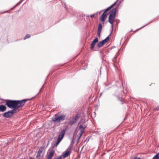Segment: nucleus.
I'll return each mask as SVG.
<instances>
[{
	"label": "nucleus",
	"mask_w": 159,
	"mask_h": 159,
	"mask_svg": "<svg viewBox=\"0 0 159 159\" xmlns=\"http://www.w3.org/2000/svg\"><path fill=\"white\" fill-rule=\"evenodd\" d=\"M29 100H30L29 99H25L21 100H6V105L10 108H19L24 105L25 102Z\"/></svg>",
	"instance_id": "f257e3e1"
},
{
	"label": "nucleus",
	"mask_w": 159,
	"mask_h": 159,
	"mask_svg": "<svg viewBox=\"0 0 159 159\" xmlns=\"http://www.w3.org/2000/svg\"><path fill=\"white\" fill-rule=\"evenodd\" d=\"M116 8L113 9L110 12V14L108 19V21L111 25L112 27H113V23L114 22L116 17Z\"/></svg>",
	"instance_id": "f03ea898"
},
{
	"label": "nucleus",
	"mask_w": 159,
	"mask_h": 159,
	"mask_svg": "<svg viewBox=\"0 0 159 159\" xmlns=\"http://www.w3.org/2000/svg\"><path fill=\"white\" fill-rule=\"evenodd\" d=\"M65 117L66 116L65 115H62L58 116V114H57L52 118V120L55 123L61 122L65 120Z\"/></svg>",
	"instance_id": "7ed1b4c3"
},
{
	"label": "nucleus",
	"mask_w": 159,
	"mask_h": 159,
	"mask_svg": "<svg viewBox=\"0 0 159 159\" xmlns=\"http://www.w3.org/2000/svg\"><path fill=\"white\" fill-rule=\"evenodd\" d=\"M117 1L115 2L113 4L111 5L110 7H108L105 10V11L103 13L102 15L100 17V20L102 22H103V23H104V22L106 18L107 17V14L106 13L110 10L112 7H113L116 4V2Z\"/></svg>",
	"instance_id": "20e7f679"
},
{
	"label": "nucleus",
	"mask_w": 159,
	"mask_h": 159,
	"mask_svg": "<svg viewBox=\"0 0 159 159\" xmlns=\"http://www.w3.org/2000/svg\"><path fill=\"white\" fill-rule=\"evenodd\" d=\"M109 38L108 36L105 39L99 42L97 44L98 48H100L104 45L105 43L107 42L109 40Z\"/></svg>",
	"instance_id": "39448f33"
},
{
	"label": "nucleus",
	"mask_w": 159,
	"mask_h": 159,
	"mask_svg": "<svg viewBox=\"0 0 159 159\" xmlns=\"http://www.w3.org/2000/svg\"><path fill=\"white\" fill-rule=\"evenodd\" d=\"M65 131L66 130L65 129H63L61 131V132L60 133V134L58 135V137L57 138L58 139L61 141V140L64 137V136L65 133Z\"/></svg>",
	"instance_id": "423d86ee"
},
{
	"label": "nucleus",
	"mask_w": 159,
	"mask_h": 159,
	"mask_svg": "<svg viewBox=\"0 0 159 159\" xmlns=\"http://www.w3.org/2000/svg\"><path fill=\"white\" fill-rule=\"evenodd\" d=\"M78 119V114H76L72 120L69 121V124L72 125L75 123Z\"/></svg>",
	"instance_id": "0eeeda50"
},
{
	"label": "nucleus",
	"mask_w": 159,
	"mask_h": 159,
	"mask_svg": "<svg viewBox=\"0 0 159 159\" xmlns=\"http://www.w3.org/2000/svg\"><path fill=\"white\" fill-rule=\"evenodd\" d=\"M71 148L72 147H71V145L69 147L67 151L63 153L62 155L63 157H66L70 154V151Z\"/></svg>",
	"instance_id": "6e6552de"
},
{
	"label": "nucleus",
	"mask_w": 159,
	"mask_h": 159,
	"mask_svg": "<svg viewBox=\"0 0 159 159\" xmlns=\"http://www.w3.org/2000/svg\"><path fill=\"white\" fill-rule=\"evenodd\" d=\"M3 116L6 118H10L12 116L9 111L6 112L3 114Z\"/></svg>",
	"instance_id": "1a4fd4ad"
},
{
	"label": "nucleus",
	"mask_w": 159,
	"mask_h": 159,
	"mask_svg": "<svg viewBox=\"0 0 159 159\" xmlns=\"http://www.w3.org/2000/svg\"><path fill=\"white\" fill-rule=\"evenodd\" d=\"M102 28V24L101 23H99L98 30V34L99 38L100 37V33L101 32Z\"/></svg>",
	"instance_id": "9d476101"
},
{
	"label": "nucleus",
	"mask_w": 159,
	"mask_h": 159,
	"mask_svg": "<svg viewBox=\"0 0 159 159\" xmlns=\"http://www.w3.org/2000/svg\"><path fill=\"white\" fill-rule=\"evenodd\" d=\"M98 39L97 38H96L92 42V43L91 44V49H93L95 45L98 42Z\"/></svg>",
	"instance_id": "9b49d317"
},
{
	"label": "nucleus",
	"mask_w": 159,
	"mask_h": 159,
	"mask_svg": "<svg viewBox=\"0 0 159 159\" xmlns=\"http://www.w3.org/2000/svg\"><path fill=\"white\" fill-rule=\"evenodd\" d=\"M54 152L55 151L54 150H52L49 154L48 157L47 159H52V157L53 156Z\"/></svg>",
	"instance_id": "f8f14e48"
},
{
	"label": "nucleus",
	"mask_w": 159,
	"mask_h": 159,
	"mask_svg": "<svg viewBox=\"0 0 159 159\" xmlns=\"http://www.w3.org/2000/svg\"><path fill=\"white\" fill-rule=\"evenodd\" d=\"M7 109L6 106L3 104L0 105V111L4 112Z\"/></svg>",
	"instance_id": "ddd939ff"
},
{
	"label": "nucleus",
	"mask_w": 159,
	"mask_h": 159,
	"mask_svg": "<svg viewBox=\"0 0 159 159\" xmlns=\"http://www.w3.org/2000/svg\"><path fill=\"white\" fill-rule=\"evenodd\" d=\"M12 108L13 109L12 110L9 111H10V113H11V114L13 116L14 114V113H15L16 110L18 108Z\"/></svg>",
	"instance_id": "4468645a"
},
{
	"label": "nucleus",
	"mask_w": 159,
	"mask_h": 159,
	"mask_svg": "<svg viewBox=\"0 0 159 159\" xmlns=\"http://www.w3.org/2000/svg\"><path fill=\"white\" fill-rule=\"evenodd\" d=\"M84 131V129L81 130L80 131V133L79 134V136L78 140H79L80 138L81 137L83 132Z\"/></svg>",
	"instance_id": "2eb2a0df"
},
{
	"label": "nucleus",
	"mask_w": 159,
	"mask_h": 159,
	"mask_svg": "<svg viewBox=\"0 0 159 159\" xmlns=\"http://www.w3.org/2000/svg\"><path fill=\"white\" fill-rule=\"evenodd\" d=\"M152 159H159V153L154 156Z\"/></svg>",
	"instance_id": "dca6fc26"
},
{
	"label": "nucleus",
	"mask_w": 159,
	"mask_h": 159,
	"mask_svg": "<svg viewBox=\"0 0 159 159\" xmlns=\"http://www.w3.org/2000/svg\"><path fill=\"white\" fill-rule=\"evenodd\" d=\"M43 150V148L42 147H40L39 149L38 152L41 153Z\"/></svg>",
	"instance_id": "f3484780"
},
{
	"label": "nucleus",
	"mask_w": 159,
	"mask_h": 159,
	"mask_svg": "<svg viewBox=\"0 0 159 159\" xmlns=\"http://www.w3.org/2000/svg\"><path fill=\"white\" fill-rule=\"evenodd\" d=\"M30 35L29 34H27L25 36V37L24 39L25 40L27 39H29L30 38Z\"/></svg>",
	"instance_id": "a211bd4d"
},
{
	"label": "nucleus",
	"mask_w": 159,
	"mask_h": 159,
	"mask_svg": "<svg viewBox=\"0 0 159 159\" xmlns=\"http://www.w3.org/2000/svg\"><path fill=\"white\" fill-rule=\"evenodd\" d=\"M21 3V2H20V1H19V2L18 3H17V4H16V5L14 6V7L13 8H11V10H12V9L14 8L15 7H16V6H17L18 5H19V4H20Z\"/></svg>",
	"instance_id": "6ab92c4d"
},
{
	"label": "nucleus",
	"mask_w": 159,
	"mask_h": 159,
	"mask_svg": "<svg viewBox=\"0 0 159 159\" xmlns=\"http://www.w3.org/2000/svg\"><path fill=\"white\" fill-rule=\"evenodd\" d=\"M21 3V2H20V1H19V2L18 3H17V4H16V5L14 6V7L13 8H11V10H12V9L14 8L15 7H16V6H17L18 5H19V4H20Z\"/></svg>",
	"instance_id": "aec40b11"
},
{
	"label": "nucleus",
	"mask_w": 159,
	"mask_h": 159,
	"mask_svg": "<svg viewBox=\"0 0 159 159\" xmlns=\"http://www.w3.org/2000/svg\"><path fill=\"white\" fill-rule=\"evenodd\" d=\"M21 3V2H20V1H19V2L18 3H17V4H16V5L14 6V7L13 8H11V10H12V9L14 8L15 7H16V6H17L18 5H19V4H20Z\"/></svg>",
	"instance_id": "412c9836"
},
{
	"label": "nucleus",
	"mask_w": 159,
	"mask_h": 159,
	"mask_svg": "<svg viewBox=\"0 0 159 159\" xmlns=\"http://www.w3.org/2000/svg\"><path fill=\"white\" fill-rule=\"evenodd\" d=\"M21 3V2H20V1H19V2L18 3H17V4H16V5L14 6V7L13 8H11V10H12V9L14 8L15 7H16V6H17L18 5H19V4H20Z\"/></svg>",
	"instance_id": "4be33fe9"
},
{
	"label": "nucleus",
	"mask_w": 159,
	"mask_h": 159,
	"mask_svg": "<svg viewBox=\"0 0 159 159\" xmlns=\"http://www.w3.org/2000/svg\"><path fill=\"white\" fill-rule=\"evenodd\" d=\"M21 3V2H20V1H19V2L18 3H17V4H16V5L14 6V7L13 8H11V10H12V9L14 8L15 7H16V6H17L18 5H19V4H20Z\"/></svg>",
	"instance_id": "5701e85b"
},
{
	"label": "nucleus",
	"mask_w": 159,
	"mask_h": 159,
	"mask_svg": "<svg viewBox=\"0 0 159 159\" xmlns=\"http://www.w3.org/2000/svg\"><path fill=\"white\" fill-rule=\"evenodd\" d=\"M61 141L57 139V141L55 144L56 146H57L59 144V143Z\"/></svg>",
	"instance_id": "b1692460"
},
{
	"label": "nucleus",
	"mask_w": 159,
	"mask_h": 159,
	"mask_svg": "<svg viewBox=\"0 0 159 159\" xmlns=\"http://www.w3.org/2000/svg\"><path fill=\"white\" fill-rule=\"evenodd\" d=\"M79 129H84V127H83V125H80V126H79Z\"/></svg>",
	"instance_id": "393cba45"
},
{
	"label": "nucleus",
	"mask_w": 159,
	"mask_h": 159,
	"mask_svg": "<svg viewBox=\"0 0 159 159\" xmlns=\"http://www.w3.org/2000/svg\"><path fill=\"white\" fill-rule=\"evenodd\" d=\"M97 14H94L93 15H91L90 16V17H91L92 18H94L95 16L97 15Z\"/></svg>",
	"instance_id": "a878e982"
},
{
	"label": "nucleus",
	"mask_w": 159,
	"mask_h": 159,
	"mask_svg": "<svg viewBox=\"0 0 159 159\" xmlns=\"http://www.w3.org/2000/svg\"><path fill=\"white\" fill-rule=\"evenodd\" d=\"M41 154V153H39L38 152L37 154V155L36 156V157L37 158L38 157H39Z\"/></svg>",
	"instance_id": "bb28decb"
},
{
	"label": "nucleus",
	"mask_w": 159,
	"mask_h": 159,
	"mask_svg": "<svg viewBox=\"0 0 159 159\" xmlns=\"http://www.w3.org/2000/svg\"><path fill=\"white\" fill-rule=\"evenodd\" d=\"M156 111H158L159 110V106H157L155 109Z\"/></svg>",
	"instance_id": "cd10ccee"
},
{
	"label": "nucleus",
	"mask_w": 159,
	"mask_h": 159,
	"mask_svg": "<svg viewBox=\"0 0 159 159\" xmlns=\"http://www.w3.org/2000/svg\"><path fill=\"white\" fill-rule=\"evenodd\" d=\"M62 158V157L61 156H59L57 157V159H61Z\"/></svg>",
	"instance_id": "c85d7f7f"
},
{
	"label": "nucleus",
	"mask_w": 159,
	"mask_h": 159,
	"mask_svg": "<svg viewBox=\"0 0 159 159\" xmlns=\"http://www.w3.org/2000/svg\"><path fill=\"white\" fill-rule=\"evenodd\" d=\"M43 86H44V85H43L42 86V88H41V89H40V90H39V92H38V93L37 94L36 96H37V95H38V94L40 92V91H41V90L42 89L43 87Z\"/></svg>",
	"instance_id": "c756f323"
},
{
	"label": "nucleus",
	"mask_w": 159,
	"mask_h": 159,
	"mask_svg": "<svg viewBox=\"0 0 159 159\" xmlns=\"http://www.w3.org/2000/svg\"><path fill=\"white\" fill-rule=\"evenodd\" d=\"M133 159H141L139 157H134Z\"/></svg>",
	"instance_id": "7c9ffc66"
},
{
	"label": "nucleus",
	"mask_w": 159,
	"mask_h": 159,
	"mask_svg": "<svg viewBox=\"0 0 159 159\" xmlns=\"http://www.w3.org/2000/svg\"><path fill=\"white\" fill-rule=\"evenodd\" d=\"M89 16H86V18L87 19V17H89Z\"/></svg>",
	"instance_id": "2f4dec72"
},
{
	"label": "nucleus",
	"mask_w": 159,
	"mask_h": 159,
	"mask_svg": "<svg viewBox=\"0 0 159 159\" xmlns=\"http://www.w3.org/2000/svg\"><path fill=\"white\" fill-rule=\"evenodd\" d=\"M23 0H21L20 1V2H22V1H23Z\"/></svg>",
	"instance_id": "473e14b6"
},
{
	"label": "nucleus",
	"mask_w": 159,
	"mask_h": 159,
	"mask_svg": "<svg viewBox=\"0 0 159 159\" xmlns=\"http://www.w3.org/2000/svg\"><path fill=\"white\" fill-rule=\"evenodd\" d=\"M23 0H21L20 1V2H22V1H23Z\"/></svg>",
	"instance_id": "72a5a7b5"
},
{
	"label": "nucleus",
	"mask_w": 159,
	"mask_h": 159,
	"mask_svg": "<svg viewBox=\"0 0 159 159\" xmlns=\"http://www.w3.org/2000/svg\"><path fill=\"white\" fill-rule=\"evenodd\" d=\"M64 5H65V8H66V9H67V8H66V5L65 4H64Z\"/></svg>",
	"instance_id": "f704fd0d"
},
{
	"label": "nucleus",
	"mask_w": 159,
	"mask_h": 159,
	"mask_svg": "<svg viewBox=\"0 0 159 159\" xmlns=\"http://www.w3.org/2000/svg\"><path fill=\"white\" fill-rule=\"evenodd\" d=\"M88 138V140H89V138Z\"/></svg>",
	"instance_id": "c9c22d12"
},
{
	"label": "nucleus",
	"mask_w": 159,
	"mask_h": 159,
	"mask_svg": "<svg viewBox=\"0 0 159 159\" xmlns=\"http://www.w3.org/2000/svg\"><path fill=\"white\" fill-rule=\"evenodd\" d=\"M30 159H32V158H30Z\"/></svg>",
	"instance_id": "e433bc0d"
}]
</instances>
